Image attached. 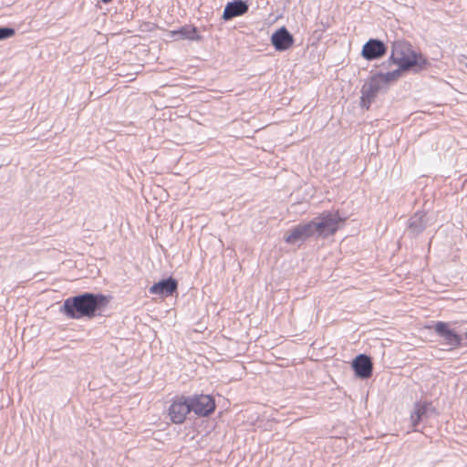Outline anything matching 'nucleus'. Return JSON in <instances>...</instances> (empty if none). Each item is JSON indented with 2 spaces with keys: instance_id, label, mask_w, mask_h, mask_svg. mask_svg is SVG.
Instances as JSON below:
<instances>
[{
  "instance_id": "1",
  "label": "nucleus",
  "mask_w": 467,
  "mask_h": 467,
  "mask_svg": "<svg viewBox=\"0 0 467 467\" xmlns=\"http://www.w3.org/2000/svg\"><path fill=\"white\" fill-rule=\"evenodd\" d=\"M110 296L102 294L85 293L65 300L60 312L69 318L93 317L97 310L104 309Z\"/></svg>"
},
{
  "instance_id": "2",
  "label": "nucleus",
  "mask_w": 467,
  "mask_h": 467,
  "mask_svg": "<svg viewBox=\"0 0 467 467\" xmlns=\"http://www.w3.org/2000/svg\"><path fill=\"white\" fill-rule=\"evenodd\" d=\"M390 58L404 70L411 69L419 72L427 65L426 58L421 54L416 53L410 44L403 41L393 43Z\"/></svg>"
},
{
  "instance_id": "3",
  "label": "nucleus",
  "mask_w": 467,
  "mask_h": 467,
  "mask_svg": "<svg viewBox=\"0 0 467 467\" xmlns=\"http://www.w3.org/2000/svg\"><path fill=\"white\" fill-rule=\"evenodd\" d=\"M346 220L338 211H325L310 220V223L315 236L328 238L344 227Z\"/></svg>"
},
{
  "instance_id": "4",
  "label": "nucleus",
  "mask_w": 467,
  "mask_h": 467,
  "mask_svg": "<svg viewBox=\"0 0 467 467\" xmlns=\"http://www.w3.org/2000/svg\"><path fill=\"white\" fill-rule=\"evenodd\" d=\"M312 224L309 222L299 223L290 228L284 234V241L290 245L304 243L306 240L314 237Z\"/></svg>"
},
{
  "instance_id": "5",
  "label": "nucleus",
  "mask_w": 467,
  "mask_h": 467,
  "mask_svg": "<svg viewBox=\"0 0 467 467\" xmlns=\"http://www.w3.org/2000/svg\"><path fill=\"white\" fill-rule=\"evenodd\" d=\"M383 87L378 75L368 79L361 88L360 106L368 109Z\"/></svg>"
},
{
  "instance_id": "6",
  "label": "nucleus",
  "mask_w": 467,
  "mask_h": 467,
  "mask_svg": "<svg viewBox=\"0 0 467 467\" xmlns=\"http://www.w3.org/2000/svg\"><path fill=\"white\" fill-rule=\"evenodd\" d=\"M190 411L191 408L189 399L185 397H178L173 400L170 405L168 414L173 423L181 424L185 420Z\"/></svg>"
},
{
  "instance_id": "7",
  "label": "nucleus",
  "mask_w": 467,
  "mask_h": 467,
  "mask_svg": "<svg viewBox=\"0 0 467 467\" xmlns=\"http://www.w3.org/2000/svg\"><path fill=\"white\" fill-rule=\"evenodd\" d=\"M191 410L200 416H206L215 409V403L209 395H198L189 398Z\"/></svg>"
},
{
  "instance_id": "8",
  "label": "nucleus",
  "mask_w": 467,
  "mask_h": 467,
  "mask_svg": "<svg viewBox=\"0 0 467 467\" xmlns=\"http://www.w3.org/2000/svg\"><path fill=\"white\" fill-rule=\"evenodd\" d=\"M351 367L358 378L368 379L372 375L373 365L368 356L360 354L351 363Z\"/></svg>"
},
{
  "instance_id": "9",
  "label": "nucleus",
  "mask_w": 467,
  "mask_h": 467,
  "mask_svg": "<svg viewBox=\"0 0 467 467\" xmlns=\"http://www.w3.org/2000/svg\"><path fill=\"white\" fill-rule=\"evenodd\" d=\"M271 43L275 50L284 51L293 46L294 38L285 27H281L272 35Z\"/></svg>"
},
{
  "instance_id": "10",
  "label": "nucleus",
  "mask_w": 467,
  "mask_h": 467,
  "mask_svg": "<svg viewBox=\"0 0 467 467\" xmlns=\"http://www.w3.org/2000/svg\"><path fill=\"white\" fill-rule=\"evenodd\" d=\"M386 53L385 45L377 39L368 40L362 48V56L368 59L372 60L382 57Z\"/></svg>"
},
{
  "instance_id": "11",
  "label": "nucleus",
  "mask_w": 467,
  "mask_h": 467,
  "mask_svg": "<svg viewBox=\"0 0 467 467\" xmlns=\"http://www.w3.org/2000/svg\"><path fill=\"white\" fill-rule=\"evenodd\" d=\"M177 286V281L170 277L167 279L161 280L158 283H155L153 285L150 287V292L152 295H157L164 297L171 296L176 291Z\"/></svg>"
},
{
  "instance_id": "12",
  "label": "nucleus",
  "mask_w": 467,
  "mask_h": 467,
  "mask_svg": "<svg viewBox=\"0 0 467 467\" xmlns=\"http://www.w3.org/2000/svg\"><path fill=\"white\" fill-rule=\"evenodd\" d=\"M435 332L441 336L449 345L459 347L461 345L460 336L450 328L449 324L445 322H437L434 326Z\"/></svg>"
},
{
  "instance_id": "13",
  "label": "nucleus",
  "mask_w": 467,
  "mask_h": 467,
  "mask_svg": "<svg viewBox=\"0 0 467 467\" xmlns=\"http://www.w3.org/2000/svg\"><path fill=\"white\" fill-rule=\"evenodd\" d=\"M248 11V5L242 0L228 3L223 13V19L227 21L233 17L242 16Z\"/></svg>"
},
{
  "instance_id": "14",
  "label": "nucleus",
  "mask_w": 467,
  "mask_h": 467,
  "mask_svg": "<svg viewBox=\"0 0 467 467\" xmlns=\"http://www.w3.org/2000/svg\"><path fill=\"white\" fill-rule=\"evenodd\" d=\"M429 404L427 402H416L413 406V410L410 413V420L412 426L415 427L421 420L428 410Z\"/></svg>"
},
{
  "instance_id": "15",
  "label": "nucleus",
  "mask_w": 467,
  "mask_h": 467,
  "mask_svg": "<svg viewBox=\"0 0 467 467\" xmlns=\"http://www.w3.org/2000/svg\"><path fill=\"white\" fill-rule=\"evenodd\" d=\"M171 34L172 36H178V38H186L190 40H200L201 36L197 33V30L195 27L192 28H182L178 31H171Z\"/></svg>"
},
{
  "instance_id": "16",
  "label": "nucleus",
  "mask_w": 467,
  "mask_h": 467,
  "mask_svg": "<svg viewBox=\"0 0 467 467\" xmlns=\"http://www.w3.org/2000/svg\"><path fill=\"white\" fill-rule=\"evenodd\" d=\"M403 71H405V70L403 68H401L400 67H399V68H397L393 71L387 72V73H380V74H377V75L379 76V78H381V82L385 86L390 82L398 80L401 77V74Z\"/></svg>"
},
{
  "instance_id": "17",
  "label": "nucleus",
  "mask_w": 467,
  "mask_h": 467,
  "mask_svg": "<svg viewBox=\"0 0 467 467\" xmlns=\"http://www.w3.org/2000/svg\"><path fill=\"white\" fill-rule=\"evenodd\" d=\"M421 219H422V215L418 214V213L415 214V216L411 218L410 227L412 229L413 232L419 233L424 227L423 225L419 224L420 223Z\"/></svg>"
},
{
  "instance_id": "18",
  "label": "nucleus",
  "mask_w": 467,
  "mask_h": 467,
  "mask_svg": "<svg viewBox=\"0 0 467 467\" xmlns=\"http://www.w3.org/2000/svg\"><path fill=\"white\" fill-rule=\"evenodd\" d=\"M15 35V30L8 27H0V40L7 39Z\"/></svg>"
},
{
  "instance_id": "19",
  "label": "nucleus",
  "mask_w": 467,
  "mask_h": 467,
  "mask_svg": "<svg viewBox=\"0 0 467 467\" xmlns=\"http://www.w3.org/2000/svg\"><path fill=\"white\" fill-rule=\"evenodd\" d=\"M464 337H465V338L467 339V330H466V331H465V333H464Z\"/></svg>"
}]
</instances>
